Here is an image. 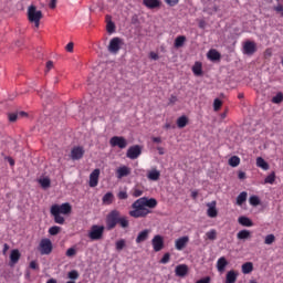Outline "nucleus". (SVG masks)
<instances>
[{
	"mask_svg": "<svg viewBox=\"0 0 283 283\" xmlns=\"http://www.w3.org/2000/svg\"><path fill=\"white\" fill-rule=\"evenodd\" d=\"M67 275L70 280H78V271L76 270H72Z\"/></svg>",
	"mask_w": 283,
	"mask_h": 283,
	"instance_id": "obj_49",
	"label": "nucleus"
},
{
	"mask_svg": "<svg viewBox=\"0 0 283 283\" xmlns=\"http://www.w3.org/2000/svg\"><path fill=\"white\" fill-rule=\"evenodd\" d=\"M54 250V247L52 245V240L50 239H42L39 244V251L41 255H50L52 251Z\"/></svg>",
	"mask_w": 283,
	"mask_h": 283,
	"instance_id": "obj_5",
	"label": "nucleus"
},
{
	"mask_svg": "<svg viewBox=\"0 0 283 283\" xmlns=\"http://www.w3.org/2000/svg\"><path fill=\"white\" fill-rule=\"evenodd\" d=\"M66 52H74V42H70L65 46Z\"/></svg>",
	"mask_w": 283,
	"mask_h": 283,
	"instance_id": "obj_55",
	"label": "nucleus"
},
{
	"mask_svg": "<svg viewBox=\"0 0 283 283\" xmlns=\"http://www.w3.org/2000/svg\"><path fill=\"white\" fill-rule=\"evenodd\" d=\"M283 101V94L282 93H277L273 98H272V103H275L276 105L282 103Z\"/></svg>",
	"mask_w": 283,
	"mask_h": 283,
	"instance_id": "obj_47",
	"label": "nucleus"
},
{
	"mask_svg": "<svg viewBox=\"0 0 283 283\" xmlns=\"http://www.w3.org/2000/svg\"><path fill=\"white\" fill-rule=\"evenodd\" d=\"M28 19L30 23H34L35 28H39L41 25V20L43 19V12L36 10L34 6H30L28 8Z\"/></svg>",
	"mask_w": 283,
	"mask_h": 283,
	"instance_id": "obj_2",
	"label": "nucleus"
},
{
	"mask_svg": "<svg viewBox=\"0 0 283 283\" xmlns=\"http://www.w3.org/2000/svg\"><path fill=\"white\" fill-rule=\"evenodd\" d=\"M111 147H118L119 149H125L127 147V139L123 136H114L109 139Z\"/></svg>",
	"mask_w": 283,
	"mask_h": 283,
	"instance_id": "obj_8",
	"label": "nucleus"
},
{
	"mask_svg": "<svg viewBox=\"0 0 283 283\" xmlns=\"http://www.w3.org/2000/svg\"><path fill=\"white\" fill-rule=\"evenodd\" d=\"M238 240H249L251 238V231L249 230H241L237 234Z\"/></svg>",
	"mask_w": 283,
	"mask_h": 283,
	"instance_id": "obj_30",
	"label": "nucleus"
},
{
	"mask_svg": "<svg viewBox=\"0 0 283 283\" xmlns=\"http://www.w3.org/2000/svg\"><path fill=\"white\" fill-rule=\"evenodd\" d=\"M238 271L235 270H230L226 274V282L224 283H235L238 282Z\"/></svg>",
	"mask_w": 283,
	"mask_h": 283,
	"instance_id": "obj_20",
	"label": "nucleus"
},
{
	"mask_svg": "<svg viewBox=\"0 0 283 283\" xmlns=\"http://www.w3.org/2000/svg\"><path fill=\"white\" fill-rule=\"evenodd\" d=\"M148 180H153L154 182L160 180V171L156 168H153L147 171Z\"/></svg>",
	"mask_w": 283,
	"mask_h": 283,
	"instance_id": "obj_21",
	"label": "nucleus"
},
{
	"mask_svg": "<svg viewBox=\"0 0 283 283\" xmlns=\"http://www.w3.org/2000/svg\"><path fill=\"white\" fill-rule=\"evenodd\" d=\"M17 118H19L18 113H9L8 114V119H9L10 123H17Z\"/></svg>",
	"mask_w": 283,
	"mask_h": 283,
	"instance_id": "obj_48",
	"label": "nucleus"
},
{
	"mask_svg": "<svg viewBox=\"0 0 283 283\" xmlns=\"http://www.w3.org/2000/svg\"><path fill=\"white\" fill-rule=\"evenodd\" d=\"M273 182H275V172L270 174L264 180L265 185H273Z\"/></svg>",
	"mask_w": 283,
	"mask_h": 283,
	"instance_id": "obj_41",
	"label": "nucleus"
},
{
	"mask_svg": "<svg viewBox=\"0 0 283 283\" xmlns=\"http://www.w3.org/2000/svg\"><path fill=\"white\" fill-rule=\"evenodd\" d=\"M120 45H123V39L113 38L108 44V52L111 54H118L120 52Z\"/></svg>",
	"mask_w": 283,
	"mask_h": 283,
	"instance_id": "obj_6",
	"label": "nucleus"
},
{
	"mask_svg": "<svg viewBox=\"0 0 283 283\" xmlns=\"http://www.w3.org/2000/svg\"><path fill=\"white\" fill-rule=\"evenodd\" d=\"M158 207V200L154 198L142 197L134 201L132 209L129 211L130 218H147L151 213L150 209H156Z\"/></svg>",
	"mask_w": 283,
	"mask_h": 283,
	"instance_id": "obj_1",
	"label": "nucleus"
},
{
	"mask_svg": "<svg viewBox=\"0 0 283 283\" xmlns=\"http://www.w3.org/2000/svg\"><path fill=\"white\" fill-rule=\"evenodd\" d=\"M147 238H149V230L146 229L138 233V235L136 238V243L140 244V242H145V240H147Z\"/></svg>",
	"mask_w": 283,
	"mask_h": 283,
	"instance_id": "obj_24",
	"label": "nucleus"
},
{
	"mask_svg": "<svg viewBox=\"0 0 283 283\" xmlns=\"http://www.w3.org/2000/svg\"><path fill=\"white\" fill-rule=\"evenodd\" d=\"M187 244H189V237H187V235L181 237L175 241V247H176L177 251H182V249H185V247H187Z\"/></svg>",
	"mask_w": 283,
	"mask_h": 283,
	"instance_id": "obj_16",
	"label": "nucleus"
},
{
	"mask_svg": "<svg viewBox=\"0 0 283 283\" xmlns=\"http://www.w3.org/2000/svg\"><path fill=\"white\" fill-rule=\"evenodd\" d=\"M29 266L33 271H39V263H36V261H31Z\"/></svg>",
	"mask_w": 283,
	"mask_h": 283,
	"instance_id": "obj_54",
	"label": "nucleus"
},
{
	"mask_svg": "<svg viewBox=\"0 0 283 283\" xmlns=\"http://www.w3.org/2000/svg\"><path fill=\"white\" fill-rule=\"evenodd\" d=\"M171 260V254L169 252L165 253L164 256L160 260V264H169V261Z\"/></svg>",
	"mask_w": 283,
	"mask_h": 283,
	"instance_id": "obj_46",
	"label": "nucleus"
},
{
	"mask_svg": "<svg viewBox=\"0 0 283 283\" xmlns=\"http://www.w3.org/2000/svg\"><path fill=\"white\" fill-rule=\"evenodd\" d=\"M249 202L252 207H258L260 205V198L258 196H251Z\"/></svg>",
	"mask_w": 283,
	"mask_h": 283,
	"instance_id": "obj_42",
	"label": "nucleus"
},
{
	"mask_svg": "<svg viewBox=\"0 0 283 283\" xmlns=\"http://www.w3.org/2000/svg\"><path fill=\"white\" fill-rule=\"evenodd\" d=\"M151 245L156 253L163 251L165 249V238L160 234L155 235L151 240Z\"/></svg>",
	"mask_w": 283,
	"mask_h": 283,
	"instance_id": "obj_7",
	"label": "nucleus"
},
{
	"mask_svg": "<svg viewBox=\"0 0 283 283\" xmlns=\"http://www.w3.org/2000/svg\"><path fill=\"white\" fill-rule=\"evenodd\" d=\"M101 176V169H94L90 175V187H98V178Z\"/></svg>",
	"mask_w": 283,
	"mask_h": 283,
	"instance_id": "obj_14",
	"label": "nucleus"
},
{
	"mask_svg": "<svg viewBox=\"0 0 283 283\" xmlns=\"http://www.w3.org/2000/svg\"><path fill=\"white\" fill-rule=\"evenodd\" d=\"M229 165L230 167H238V165H240V157L238 156L230 157Z\"/></svg>",
	"mask_w": 283,
	"mask_h": 283,
	"instance_id": "obj_37",
	"label": "nucleus"
},
{
	"mask_svg": "<svg viewBox=\"0 0 283 283\" xmlns=\"http://www.w3.org/2000/svg\"><path fill=\"white\" fill-rule=\"evenodd\" d=\"M83 156H85V148H83L82 146H75L72 148L71 158L73 160H81Z\"/></svg>",
	"mask_w": 283,
	"mask_h": 283,
	"instance_id": "obj_11",
	"label": "nucleus"
},
{
	"mask_svg": "<svg viewBox=\"0 0 283 283\" xmlns=\"http://www.w3.org/2000/svg\"><path fill=\"white\" fill-rule=\"evenodd\" d=\"M143 6L148 10H156L163 6V2L160 0H143Z\"/></svg>",
	"mask_w": 283,
	"mask_h": 283,
	"instance_id": "obj_15",
	"label": "nucleus"
},
{
	"mask_svg": "<svg viewBox=\"0 0 283 283\" xmlns=\"http://www.w3.org/2000/svg\"><path fill=\"white\" fill-rule=\"evenodd\" d=\"M59 0H51L50 1V3H49V8L51 9V10H54L55 8H56V2H57Z\"/></svg>",
	"mask_w": 283,
	"mask_h": 283,
	"instance_id": "obj_59",
	"label": "nucleus"
},
{
	"mask_svg": "<svg viewBox=\"0 0 283 283\" xmlns=\"http://www.w3.org/2000/svg\"><path fill=\"white\" fill-rule=\"evenodd\" d=\"M196 283H211V277L206 276L203 279H200L199 281H197Z\"/></svg>",
	"mask_w": 283,
	"mask_h": 283,
	"instance_id": "obj_57",
	"label": "nucleus"
},
{
	"mask_svg": "<svg viewBox=\"0 0 283 283\" xmlns=\"http://www.w3.org/2000/svg\"><path fill=\"white\" fill-rule=\"evenodd\" d=\"M227 266H229V261H227V258H219L217 261V271H219V273H224Z\"/></svg>",
	"mask_w": 283,
	"mask_h": 283,
	"instance_id": "obj_19",
	"label": "nucleus"
},
{
	"mask_svg": "<svg viewBox=\"0 0 283 283\" xmlns=\"http://www.w3.org/2000/svg\"><path fill=\"white\" fill-rule=\"evenodd\" d=\"M221 108H222V102L220 101V98H216L213 101V109H214V112H220Z\"/></svg>",
	"mask_w": 283,
	"mask_h": 283,
	"instance_id": "obj_44",
	"label": "nucleus"
},
{
	"mask_svg": "<svg viewBox=\"0 0 283 283\" xmlns=\"http://www.w3.org/2000/svg\"><path fill=\"white\" fill-rule=\"evenodd\" d=\"M21 260V252L19 250H12L10 253V266H14Z\"/></svg>",
	"mask_w": 283,
	"mask_h": 283,
	"instance_id": "obj_22",
	"label": "nucleus"
},
{
	"mask_svg": "<svg viewBox=\"0 0 283 283\" xmlns=\"http://www.w3.org/2000/svg\"><path fill=\"white\" fill-rule=\"evenodd\" d=\"M76 255V249L70 248L66 250V258H74Z\"/></svg>",
	"mask_w": 283,
	"mask_h": 283,
	"instance_id": "obj_51",
	"label": "nucleus"
},
{
	"mask_svg": "<svg viewBox=\"0 0 283 283\" xmlns=\"http://www.w3.org/2000/svg\"><path fill=\"white\" fill-rule=\"evenodd\" d=\"M116 251H123L125 249V239H120L115 243Z\"/></svg>",
	"mask_w": 283,
	"mask_h": 283,
	"instance_id": "obj_43",
	"label": "nucleus"
},
{
	"mask_svg": "<svg viewBox=\"0 0 283 283\" xmlns=\"http://www.w3.org/2000/svg\"><path fill=\"white\" fill-rule=\"evenodd\" d=\"M177 102H178V97H176L175 95H171L169 98L170 105H175Z\"/></svg>",
	"mask_w": 283,
	"mask_h": 283,
	"instance_id": "obj_60",
	"label": "nucleus"
},
{
	"mask_svg": "<svg viewBox=\"0 0 283 283\" xmlns=\"http://www.w3.org/2000/svg\"><path fill=\"white\" fill-rule=\"evenodd\" d=\"M208 217L209 218H218V209H216V201L212 202V205L208 203Z\"/></svg>",
	"mask_w": 283,
	"mask_h": 283,
	"instance_id": "obj_23",
	"label": "nucleus"
},
{
	"mask_svg": "<svg viewBox=\"0 0 283 283\" xmlns=\"http://www.w3.org/2000/svg\"><path fill=\"white\" fill-rule=\"evenodd\" d=\"M192 72L195 76H201L202 75V64L200 62H196V64L192 66Z\"/></svg>",
	"mask_w": 283,
	"mask_h": 283,
	"instance_id": "obj_34",
	"label": "nucleus"
},
{
	"mask_svg": "<svg viewBox=\"0 0 283 283\" xmlns=\"http://www.w3.org/2000/svg\"><path fill=\"white\" fill-rule=\"evenodd\" d=\"M239 180H244V178H247V172L244 171H240L238 175Z\"/></svg>",
	"mask_w": 283,
	"mask_h": 283,
	"instance_id": "obj_61",
	"label": "nucleus"
},
{
	"mask_svg": "<svg viewBox=\"0 0 283 283\" xmlns=\"http://www.w3.org/2000/svg\"><path fill=\"white\" fill-rule=\"evenodd\" d=\"M7 160L11 167H14V160L12 159V157H8Z\"/></svg>",
	"mask_w": 283,
	"mask_h": 283,
	"instance_id": "obj_63",
	"label": "nucleus"
},
{
	"mask_svg": "<svg viewBox=\"0 0 283 283\" xmlns=\"http://www.w3.org/2000/svg\"><path fill=\"white\" fill-rule=\"evenodd\" d=\"M256 167H260L264 171H269V163H266L262 157L256 158Z\"/></svg>",
	"mask_w": 283,
	"mask_h": 283,
	"instance_id": "obj_28",
	"label": "nucleus"
},
{
	"mask_svg": "<svg viewBox=\"0 0 283 283\" xmlns=\"http://www.w3.org/2000/svg\"><path fill=\"white\" fill-rule=\"evenodd\" d=\"M258 52V45L253 41H247L243 44V54H248L249 56L255 54Z\"/></svg>",
	"mask_w": 283,
	"mask_h": 283,
	"instance_id": "obj_10",
	"label": "nucleus"
},
{
	"mask_svg": "<svg viewBox=\"0 0 283 283\" xmlns=\"http://www.w3.org/2000/svg\"><path fill=\"white\" fill-rule=\"evenodd\" d=\"M105 233V226L93 224L88 231L90 240H101Z\"/></svg>",
	"mask_w": 283,
	"mask_h": 283,
	"instance_id": "obj_4",
	"label": "nucleus"
},
{
	"mask_svg": "<svg viewBox=\"0 0 283 283\" xmlns=\"http://www.w3.org/2000/svg\"><path fill=\"white\" fill-rule=\"evenodd\" d=\"M52 67H54V62L48 61L46 62V70L50 71V70H52Z\"/></svg>",
	"mask_w": 283,
	"mask_h": 283,
	"instance_id": "obj_62",
	"label": "nucleus"
},
{
	"mask_svg": "<svg viewBox=\"0 0 283 283\" xmlns=\"http://www.w3.org/2000/svg\"><path fill=\"white\" fill-rule=\"evenodd\" d=\"M51 216L54 218V222L56 224H65V218L59 213V209L53 208L51 209Z\"/></svg>",
	"mask_w": 283,
	"mask_h": 283,
	"instance_id": "obj_18",
	"label": "nucleus"
},
{
	"mask_svg": "<svg viewBox=\"0 0 283 283\" xmlns=\"http://www.w3.org/2000/svg\"><path fill=\"white\" fill-rule=\"evenodd\" d=\"M275 242V235L274 234H268L264 239V244H273Z\"/></svg>",
	"mask_w": 283,
	"mask_h": 283,
	"instance_id": "obj_45",
	"label": "nucleus"
},
{
	"mask_svg": "<svg viewBox=\"0 0 283 283\" xmlns=\"http://www.w3.org/2000/svg\"><path fill=\"white\" fill-rule=\"evenodd\" d=\"M149 59H151L153 61H158V59H159L158 53H156V52H150V53H149Z\"/></svg>",
	"mask_w": 283,
	"mask_h": 283,
	"instance_id": "obj_58",
	"label": "nucleus"
},
{
	"mask_svg": "<svg viewBox=\"0 0 283 283\" xmlns=\"http://www.w3.org/2000/svg\"><path fill=\"white\" fill-rule=\"evenodd\" d=\"M117 198L119 200H127V198H129V196L127 195V191H119L117 195Z\"/></svg>",
	"mask_w": 283,
	"mask_h": 283,
	"instance_id": "obj_52",
	"label": "nucleus"
},
{
	"mask_svg": "<svg viewBox=\"0 0 283 283\" xmlns=\"http://www.w3.org/2000/svg\"><path fill=\"white\" fill-rule=\"evenodd\" d=\"M106 30L108 34H114V32H116V24H114V22L109 20L106 24Z\"/></svg>",
	"mask_w": 283,
	"mask_h": 283,
	"instance_id": "obj_36",
	"label": "nucleus"
},
{
	"mask_svg": "<svg viewBox=\"0 0 283 283\" xmlns=\"http://www.w3.org/2000/svg\"><path fill=\"white\" fill-rule=\"evenodd\" d=\"M51 209H57L59 213L60 214L62 213L63 216H67L69 213H72V206L69 202L62 203L61 206L53 205Z\"/></svg>",
	"mask_w": 283,
	"mask_h": 283,
	"instance_id": "obj_12",
	"label": "nucleus"
},
{
	"mask_svg": "<svg viewBox=\"0 0 283 283\" xmlns=\"http://www.w3.org/2000/svg\"><path fill=\"white\" fill-rule=\"evenodd\" d=\"M208 240H216L218 238V232L216 230H210L206 233Z\"/></svg>",
	"mask_w": 283,
	"mask_h": 283,
	"instance_id": "obj_40",
	"label": "nucleus"
},
{
	"mask_svg": "<svg viewBox=\"0 0 283 283\" xmlns=\"http://www.w3.org/2000/svg\"><path fill=\"white\" fill-rule=\"evenodd\" d=\"M39 184L41 185V187L43 189H48V188H50L51 181H50V178L45 177L43 179H40Z\"/></svg>",
	"mask_w": 283,
	"mask_h": 283,
	"instance_id": "obj_38",
	"label": "nucleus"
},
{
	"mask_svg": "<svg viewBox=\"0 0 283 283\" xmlns=\"http://www.w3.org/2000/svg\"><path fill=\"white\" fill-rule=\"evenodd\" d=\"M208 59L210 61H220V59H221L220 52L216 51V49H211L208 52Z\"/></svg>",
	"mask_w": 283,
	"mask_h": 283,
	"instance_id": "obj_27",
	"label": "nucleus"
},
{
	"mask_svg": "<svg viewBox=\"0 0 283 283\" xmlns=\"http://www.w3.org/2000/svg\"><path fill=\"white\" fill-rule=\"evenodd\" d=\"M103 205H112L114 202V193L107 192L102 199Z\"/></svg>",
	"mask_w": 283,
	"mask_h": 283,
	"instance_id": "obj_33",
	"label": "nucleus"
},
{
	"mask_svg": "<svg viewBox=\"0 0 283 283\" xmlns=\"http://www.w3.org/2000/svg\"><path fill=\"white\" fill-rule=\"evenodd\" d=\"M241 271L244 275H249V273L253 272V263L252 262H245L241 266Z\"/></svg>",
	"mask_w": 283,
	"mask_h": 283,
	"instance_id": "obj_26",
	"label": "nucleus"
},
{
	"mask_svg": "<svg viewBox=\"0 0 283 283\" xmlns=\"http://www.w3.org/2000/svg\"><path fill=\"white\" fill-rule=\"evenodd\" d=\"M117 224H119V227H122V229H127L129 227V219L127 217H122L119 214V219L117 221Z\"/></svg>",
	"mask_w": 283,
	"mask_h": 283,
	"instance_id": "obj_31",
	"label": "nucleus"
},
{
	"mask_svg": "<svg viewBox=\"0 0 283 283\" xmlns=\"http://www.w3.org/2000/svg\"><path fill=\"white\" fill-rule=\"evenodd\" d=\"M143 154V148L139 145L130 146L126 153L127 158L136 160Z\"/></svg>",
	"mask_w": 283,
	"mask_h": 283,
	"instance_id": "obj_9",
	"label": "nucleus"
},
{
	"mask_svg": "<svg viewBox=\"0 0 283 283\" xmlns=\"http://www.w3.org/2000/svg\"><path fill=\"white\" fill-rule=\"evenodd\" d=\"M175 273L177 277H185V275L189 273V266H187V264H179L176 266Z\"/></svg>",
	"mask_w": 283,
	"mask_h": 283,
	"instance_id": "obj_17",
	"label": "nucleus"
},
{
	"mask_svg": "<svg viewBox=\"0 0 283 283\" xmlns=\"http://www.w3.org/2000/svg\"><path fill=\"white\" fill-rule=\"evenodd\" d=\"M120 218V211L112 210L106 216V229L107 231H112V229H116V224H118V220Z\"/></svg>",
	"mask_w": 283,
	"mask_h": 283,
	"instance_id": "obj_3",
	"label": "nucleus"
},
{
	"mask_svg": "<svg viewBox=\"0 0 283 283\" xmlns=\"http://www.w3.org/2000/svg\"><path fill=\"white\" fill-rule=\"evenodd\" d=\"M143 190H140V189H138V188H134L133 189V192H132V196L134 197V198H140V196H143Z\"/></svg>",
	"mask_w": 283,
	"mask_h": 283,
	"instance_id": "obj_50",
	"label": "nucleus"
},
{
	"mask_svg": "<svg viewBox=\"0 0 283 283\" xmlns=\"http://www.w3.org/2000/svg\"><path fill=\"white\" fill-rule=\"evenodd\" d=\"M238 222L242 227H253V221L248 217H239Z\"/></svg>",
	"mask_w": 283,
	"mask_h": 283,
	"instance_id": "obj_29",
	"label": "nucleus"
},
{
	"mask_svg": "<svg viewBox=\"0 0 283 283\" xmlns=\"http://www.w3.org/2000/svg\"><path fill=\"white\" fill-rule=\"evenodd\" d=\"M167 6H170V8H174L175 6H178L180 3V0H164Z\"/></svg>",
	"mask_w": 283,
	"mask_h": 283,
	"instance_id": "obj_53",
	"label": "nucleus"
},
{
	"mask_svg": "<svg viewBox=\"0 0 283 283\" xmlns=\"http://www.w3.org/2000/svg\"><path fill=\"white\" fill-rule=\"evenodd\" d=\"M249 197V193H247V191H242L238 197H237V205L239 207H242V205H244V201L247 200V198Z\"/></svg>",
	"mask_w": 283,
	"mask_h": 283,
	"instance_id": "obj_32",
	"label": "nucleus"
},
{
	"mask_svg": "<svg viewBox=\"0 0 283 283\" xmlns=\"http://www.w3.org/2000/svg\"><path fill=\"white\" fill-rule=\"evenodd\" d=\"M187 125H189L188 116L182 115L177 119V126L179 127V129H184V127H187Z\"/></svg>",
	"mask_w": 283,
	"mask_h": 283,
	"instance_id": "obj_25",
	"label": "nucleus"
},
{
	"mask_svg": "<svg viewBox=\"0 0 283 283\" xmlns=\"http://www.w3.org/2000/svg\"><path fill=\"white\" fill-rule=\"evenodd\" d=\"M153 143H163L160 137H153Z\"/></svg>",
	"mask_w": 283,
	"mask_h": 283,
	"instance_id": "obj_64",
	"label": "nucleus"
},
{
	"mask_svg": "<svg viewBox=\"0 0 283 283\" xmlns=\"http://www.w3.org/2000/svg\"><path fill=\"white\" fill-rule=\"evenodd\" d=\"M275 12H279L281 14V17H283V6L282 4H277L276 7H274Z\"/></svg>",
	"mask_w": 283,
	"mask_h": 283,
	"instance_id": "obj_56",
	"label": "nucleus"
},
{
	"mask_svg": "<svg viewBox=\"0 0 283 283\" xmlns=\"http://www.w3.org/2000/svg\"><path fill=\"white\" fill-rule=\"evenodd\" d=\"M59 233H61V227L59 226H53L49 229L50 235H59Z\"/></svg>",
	"mask_w": 283,
	"mask_h": 283,
	"instance_id": "obj_39",
	"label": "nucleus"
},
{
	"mask_svg": "<svg viewBox=\"0 0 283 283\" xmlns=\"http://www.w3.org/2000/svg\"><path fill=\"white\" fill-rule=\"evenodd\" d=\"M132 174V168L127 166H120L119 168L116 169V178L118 180H123V178H127V176H130Z\"/></svg>",
	"mask_w": 283,
	"mask_h": 283,
	"instance_id": "obj_13",
	"label": "nucleus"
},
{
	"mask_svg": "<svg viewBox=\"0 0 283 283\" xmlns=\"http://www.w3.org/2000/svg\"><path fill=\"white\" fill-rule=\"evenodd\" d=\"M187 41V36L179 35L175 39V48H182L185 45V42Z\"/></svg>",
	"mask_w": 283,
	"mask_h": 283,
	"instance_id": "obj_35",
	"label": "nucleus"
}]
</instances>
